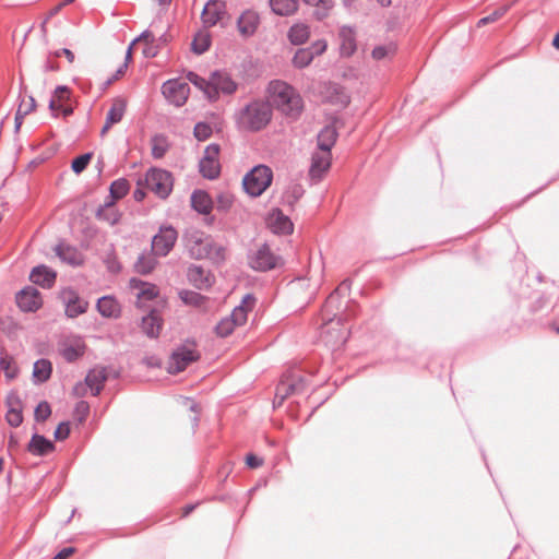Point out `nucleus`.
Instances as JSON below:
<instances>
[{"mask_svg": "<svg viewBox=\"0 0 559 559\" xmlns=\"http://www.w3.org/2000/svg\"><path fill=\"white\" fill-rule=\"evenodd\" d=\"M271 104L288 118L297 119L304 108V102L299 93L284 81L270 82L267 87Z\"/></svg>", "mask_w": 559, "mask_h": 559, "instance_id": "nucleus-1", "label": "nucleus"}, {"mask_svg": "<svg viewBox=\"0 0 559 559\" xmlns=\"http://www.w3.org/2000/svg\"><path fill=\"white\" fill-rule=\"evenodd\" d=\"M182 240L192 259H211L216 262L224 259L225 249L216 245L211 236L197 228L187 229Z\"/></svg>", "mask_w": 559, "mask_h": 559, "instance_id": "nucleus-2", "label": "nucleus"}, {"mask_svg": "<svg viewBox=\"0 0 559 559\" xmlns=\"http://www.w3.org/2000/svg\"><path fill=\"white\" fill-rule=\"evenodd\" d=\"M272 119V107L269 102L254 99L241 108L236 115L240 130L257 132L264 129Z\"/></svg>", "mask_w": 559, "mask_h": 559, "instance_id": "nucleus-3", "label": "nucleus"}, {"mask_svg": "<svg viewBox=\"0 0 559 559\" xmlns=\"http://www.w3.org/2000/svg\"><path fill=\"white\" fill-rule=\"evenodd\" d=\"M255 302V298L252 295H246L241 304L234 308L230 316L223 318L217 324H216V333L217 335L222 337H226L236 326H241L246 323L248 312L252 310Z\"/></svg>", "mask_w": 559, "mask_h": 559, "instance_id": "nucleus-4", "label": "nucleus"}, {"mask_svg": "<svg viewBox=\"0 0 559 559\" xmlns=\"http://www.w3.org/2000/svg\"><path fill=\"white\" fill-rule=\"evenodd\" d=\"M273 173L265 165L253 167L242 180L245 191L251 197L261 195L271 185Z\"/></svg>", "mask_w": 559, "mask_h": 559, "instance_id": "nucleus-5", "label": "nucleus"}, {"mask_svg": "<svg viewBox=\"0 0 559 559\" xmlns=\"http://www.w3.org/2000/svg\"><path fill=\"white\" fill-rule=\"evenodd\" d=\"M248 263L254 271L266 272L283 265V259L275 254L269 245L263 243L248 255Z\"/></svg>", "mask_w": 559, "mask_h": 559, "instance_id": "nucleus-6", "label": "nucleus"}, {"mask_svg": "<svg viewBox=\"0 0 559 559\" xmlns=\"http://www.w3.org/2000/svg\"><path fill=\"white\" fill-rule=\"evenodd\" d=\"M145 187L162 199L169 195L173 190V178L170 173L159 168H151L144 179Z\"/></svg>", "mask_w": 559, "mask_h": 559, "instance_id": "nucleus-7", "label": "nucleus"}, {"mask_svg": "<svg viewBox=\"0 0 559 559\" xmlns=\"http://www.w3.org/2000/svg\"><path fill=\"white\" fill-rule=\"evenodd\" d=\"M209 84L206 97L211 100L217 99L219 93L229 95L237 90L235 81L224 71H214L209 79Z\"/></svg>", "mask_w": 559, "mask_h": 559, "instance_id": "nucleus-8", "label": "nucleus"}, {"mask_svg": "<svg viewBox=\"0 0 559 559\" xmlns=\"http://www.w3.org/2000/svg\"><path fill=\"white\" fill-rule=\"evenodd\" d=\"M218 156L219 145L213 143L205 147L203 157L199 163V170L204 178L213 180L218 177L221 173Z\"/></svg>", "mask_w": 559, "mask_h": 559, "instance_id": "nucleus-9", "label": "nucleus"}, {"mask_svg": "<svg viewBox=\"0 0 559 559\" xmlns=\"http://www.w3.org/2000/svg\"><path fill=\"white\" fill-rule=\"evenodd\" d=\"M177 238L178 233L173 226H162L152 240L153 253L166 257L175 246Z\"/></svg>", "mask_w": 559, "mask_h": 559, "instance_id": "nucleus-10", "label": "nucleus"}, {"mask_svg": "<svg viewBox=\"0 0 559 559\" xmlns=\"http://www.w3.org/2000/svg\"><path fill=\"white\" fill-rule=\"evenodd\" d=\"M162 92L169 103L180 107L186 104L189 97L190 87L187 82L174 79L168 80L163 84Z\"/></svg>", "mask_w": 559, "mask_h": 559, "instance_id": "nucleus-11", "label": "nucleus"}, {"mask_svg": "<svg viewBox=\"0 0 559 559\" xmlns=\"http://www.w3.org/2000/svg\"><path fill=\"white\" fill-rule=\"evenodd\" d=\"M199 358L198 352L191 346H182L176 349L167 365V371L169 373H178L183 371L189 364L195 361Z\"/></svg>", "mask_w": 559, "mask_h": 559, "instance_id": "nucleus-12", "label": "nucleus"}, {"mask_svg": "<svg viewBox=\"0 0 559 559\" xmlns=\"http://www.w3.org/2000/svg\"><path fill=\"white\" fill-rule=\"evenodd\" d=\"M305 386L306 382L300 377L282 380L276 386L274 407L281 406L288 396L302 393Z\"/></svg>", "mask_w": 559, "mask_h": 559, "instance_id": "nucleus-13", "label": "nucleus"}, {"mask_svg": "<svg viewBox=\"0 0 559 559\" xmlns=\"http://www.w3.org/2000/svg\"><path fill=\"white\" fill-rule=\"evenodd\" d=\"M341 324V319L336 321L331 319L329 323L322 329L321 336L326 345L332 348H338L342 346L346 340L348 332L345 329L338 328Z\"/></svg>", "mask_w": 559, "mask_h": 559, "instance_id": "nucleus-14", "label": "nucleus"}, {"mask_svg": "<svg viewBox=\"0 0 559 559\" xmlns=\"http://www.w3.org/2000/svg\"><path fill=\"white\" fill-rule=\"evenodd\" d=\"M15 299L19 308L24 312H34L43 305L39 292L33 286H27L20 290Z\"/></svg>", "mask_w": 559, "mask_h": 559, "instance_id": "nucleus-15", "label": "nucleus"}, {"mask_svg": "<svg viewBox=\"0 0 559 559\" xmlns=\"http://www.w3.org/2000/svg\"><path fill=\"white\" fill-rule=\"evenodd\" d=\"M332 160L331 152L316 151L311 156L309 177L313 182L320 181L330 169Z\"/></svg>", "mask_w": 559, "mask_h": 559, "instance_id": "nucleus-16", "label": "nucleus"}, {"mask_svg": "<svg viewBox=\"0 0 559 559\" xmlns=\"http://www.w3.org/2000/svg\"><path fill=\"white\" fill-rule=\"evenodd\" d=\"M266 224L271 231L277 235H288L294 229L290 218L280 209H274L269 213Z\"/></svg>", "mask_w": 559, "mask_h": 559, "instance_id": "nucleus-17", "label": "nucleus"}, {"mask_svg": "<svg viewBox=\"0 0 559 559\" xmlns=\"http://www.w3.org/2000/svg\"><path fill=\"white\" fill-rule=\"evenodd\" d=\"M62 299L66 304V314L69 318H76L87 310L88 302L81 299L73 289H64L62 292Z\"/></svg>", "mask_w": 559, "mask_h": 559, "instance_id": "nucleus-18", "label": "nucleus"}, {"mask_svg": "<svg viewBox=\"0 0 559 559\" xmlns=\"http://www.w3.org/2000/svg\"><path fill=\"white\" fill-rule=\"evenodd\" d=\"M5 405L8 407L5 414L8 424L12 427H19L23 421V405L19 394L16 392L9 393L5 400Z\"/></svg>", "mask_w": 559, "mask_h": 559, "instance_id": "nucleus-19", "label": "nucleus"}, {"mask_svg": "<svg viewBox=\"0 0 559 559\" xmlns=\"http://www.w3.org/2000/svg\"><path fill=\"white\" fill-rule=\"evenodd\" d=\"M225 14V3L221 0H210L202 11V22L205 27L214 26Z\"/></svg>", "mask_w": 559, "mask_h": 559, "instance_id": "nucleus-20", "label": "nucleus"}, {"mask_svg": "<svg viewBox=\"0 0 559 559\" xmlns=\"http://www.w3.org/2000/svg\"><path fill=\"white\" fill-rule=\"evenodd\" d=\"M260 16L253 10H246L237 20V28L242 37H251L258 29Z\"/></svg>", "mask_w": 559, "mask_h": 559, "instance_id": "nucleus-21", "label": "nucleus"}, {"mask_svg": "<svg viewBox=\"0 0 559 559\" xmlns=\"http://www.w3.org/2000/svg\"><path fill=\"white\" fill-rule=\"evenodd\" d=\"M127 103L123 98L117 97L112 100V104L106 115V121L102 128L100 134L104 135L108 130L116 123L120 122L124 116Z\"/></svg>", "mask_w": 559, "mask_h": 559, "instance_id": "nucleus-22", "label": "nucleus"}, {"mask_svg": "<svg viewBox=\"0 0 559 559\" xmlns=\"http://www.w3.org/2000/svg\"><path fill=\"white\" fill-rule=\"evenodd\" d=\"M131 287L136 289V305L138 307H145V301L153 300L158 295V288L156 285L145 283L140 280L132 278L130 281Z\"/></svg>", "mask_w": 559, "mask_h": 559, "instance_id": "nucleus-23", "label": "nucleus"}, {"mask_svg": "<svg viewBox=\"0 0 559 559\" xmlns=\"http://www.w3.org/2000/svg\"><path fill=\"white\" fill-rule=\"evenodd\" d=\"M56 272L46 265L35 266L29 274L32 283L41 286L43 288H50L56 281Z\"/></svg>", "mask_w": 559, "mask_h": 559, "instance_id": "nucleus-24", "label": "nucleus"}, {"mask_svg": "<svg viewBox=\"0 0 559 559\" xmlns=\"http://www.w3.org/2000/svg\"><path fill=\"white\" fill-rule=\"evenodd\" d=\"M338 37L341 41V55L345 57L352 56L357 48L355 29L350 26H342L340 28Z\"/></svg>", "mask_w": 559, "mask_h": 559, "instance_id": "nucleus-25", "label": "nucleus"}, {"mask_svg": "<svg viewBox=\"0 0 559 559\" xmlns=\"http://www.w3.org/2000/svg\"><path fill=\"white\" fill-rule=\"evenodd\" d=\"M56 255L64 263L78 266L83 263L82 253L74 247L67 243H59L55 248Z\"/></svg>", "mask_w": 559, "mask_h": 559, "instance_id": "nucleus-26", "label": "nucleus"}, {"mask_svg": "<svg viewBox=\"0 0 559 559\" xmlns=\"http://www.w3.org/2000/svg\"><path fill=\"white\" fill-rule=\"evenodd\" d=\"M187 276L189 282L199 289L207 288L212 284L209 272L199 265H191L188 269Z\"/></svg>", "mask_w": 559, "mask_h": 559, "instance_id": "nucleus-27", "label": "nucleus"}, {"mask_svg": "<svg viewBox=\"0 0 559 559\" xmlns=\"http://www.w3.org/2000/svg\"><path fill=\"white\" fill-rule=\"evenodd\" d=\"M191 205L200 214H209L213 209V201L205 191L195 190L191 194Z\"/></svg>", "mask_w": 559, "mask_h": 559, "instance_id": "nucleus-28", "label": "nucleus"}, {"mask_svg": "<svg viewBox=\"0 0 559 559\" xmlns=\"http://www.w3.org/2000/svg\"><path fill=\"white\" fill-rule=\"evenodd\" d=\"M106 378V370L104 368H94L88 371L85 384L91 389L93 395L99 394Z\"/></svg>", "mask_w": 559, "mask_h": 559, "instance_id": "nucleus-29", "label": "nucleus"}, {"mask_svg": "<svg viewBox=\"0 0 559 559\" xmlns=\"http://www.w3.org/2000/svg\"><path fill=\"white\" fill-rule=\"evenodd\" d=\"M55 449L53 443L44 436L35 433L29 443L28 451L34 455H46Z\"/></svg>", "mask_w": 559, "mask_h": 559, "instance_id": "nucleus-30", "label": "nucleus"}, {"mask_svg": "<svg viewBox=\"0 0 559 559\" xmlns=\"http://www.w3.org/2000/svg\"><path fill=\"white\" fill-rule=\"evenodd\" d=\"M162 329V319L152 310L142 319V330L148 337H157Z\"/></svg>", "mask_w": 559, "mask_h": 559, "instance_id": "nucleus-31", "label": "nucleus"}, {"mask_svg": "<svg viewBox=\"0 0 559 559\" xmlns=\"http://www.w3.org/2000/svg\"><path fill=\"white\" fill-rule=\"evenodd\" d=\"M96 306L99 313L106 318H117L120 313V306L111 296L99 298Z\"/></svg>", "mask_w": 559, "mask_h": 559, "instance_id": "nucleus-32", "label": "nucleus"}, {"mask_svg": "<svg viewBox=\"0 0 559 559\" xmlns=\"http://www.w3.org/2000/svg\"><path fill=\"white\" fill-rule=\"evenodd\" d=\"M337 138V132L334 127L326 126L318 134V151L331 152Z\"/></svg>", "mask_w": 559, "mask_h": 559, "instance_id": "nucleus-33", "label": "nucleus"}, {"mask_svg": "<svg viewBox=\"0 0 559 559\" xmlns=\"http://www.w3.org/2000/svg\"><path fill=\"white\" fill-rule=\"evenodd\" d=\"M85 352V345L82 340H74L73 342L67 343L61 349L63 358L71 362L81 357Z\"/></svg>", "mask_w": 559, "mask_h": 559, "instance_id": "nucleus-34", "label": "nucleus"}, {"mask_svg": "<svg viewBox=\"0 0 559 559\" xmlns=\"http://www.w3.org/2000/svg\"><path fill=\"white\" fill-rule=\"evenodd\" d=\"M144 40L143 55L145 58H154L158 52V45L155 44V36L148 29L144 31L139 37L132 40V45L138 41Z\"/></svg>", "mask_w": 559, "mask_h": 559, "instance_id": "nucleus-35", "label": "nucleus"}, {"mask_svg": "<svg viewBox=\"0 0 559 559\" xmlns=\"http://www.w3.org/2000/svg\"><path fill=\"white\" fill-rule=\"evenodd\" d=\"M272 11L277 15H290L298 9L297 0H270Z\"/></svg>", "mask_w": 559, "mask_h": 559, "instance_id": "nucleus-36", "label": "nucleus"}, {"mask_svg": "<svg viewBox=\"0 0 559 559\" xmlns=\"http://www.w3.org/2000/svg\"><path fill=\"white\" fill-rule=\"evenodd\" d=\"M51 362L47 359H38L34 364L33 379L35 382L43 383L51 376Z\"/></svg>", "mask_w": 559, "mask_h": 559, "instance_id": "nucleus-37", "label": "nucleus"}, {"mask_svg": "<svg viewBox=\"0 0 559 559\" xmlns=\"http://www.w3.org/2000/svg\"><path fill=\"white\" fill-rule=\"evenodd\" d=\"M70 98V91L64 85H59L56 87L51 99L49 100V109L51 110L53 116H57V107L66 104Z\"/></svg>", "mask_w": 559, "mask_h": 559, "instance_id": "nucleus-38", "label": "nucleus"}, {"mask_svg": "<svg viewBox=\"0 0 559 559\" xmlns=\"http://www.w3.org/2000/svg\"><path fill=\"white\" fill-rule=\"evenodd\" d=\"M309 35L310 31L306 24H295L288 32V38L294 45L304 44L309 38Z\"/></svg>", "mask_w": 559, "mask_h": 559, "instance_id": "nucleus-39", "label": "nucleus"}, {"mask_svg": "<svg viewBox=\"0 0 559 559\" xmlns=\"http://www.w3.org/2000/svg\"><path fill=\"white\" fill-rule=\"evenodd\" d=\"M307 4L314 7V15L318 20H322L328 16L329 12L333 8V0H304Z\"/></svg>", "mask_w": 559, "mask_h": 559, "instance_id": "nucleus-40", "label": "nucleus"}, {"mask_svg": "<svg viewBox=\"0 0 559 559\" xmlns=\"http://www.w3.org/2000/svg\"><path fill=\"white\" fill-rule=\"evenodd\" d=\"M304 192L305 191L301 185L292 182L286 188L283 194V200L288 205H294L302 197Z\"/></svg>", "mask_w": 559, "mask_h": 559, "instance_id": "nucleus-41", "label": "nucleus"}, {"mask_svg": "<svg viewBox=\"0 0 559 559\" xmlns=\"http://www.w3.org/2000/svg\"><path fill=\"white\" fill-rule=\"evenodd\" d=\"M0 368L3 370L8 379H14L17 376L19 369L14 362V359L8 354H1Z\"/></svg>", "mask_w": 559, "mask_h": 559, "instance_id": "nucleus-42", "label": "nucleus"}, {"mask_svg": "<svg viewBox=\"0 0 559 559\" xmlns=\"http://www.w3.org/2000/svg\"><path fill=\"white\" fill-rule=\"evenodd\" d=\"M155 265L156 260L150 254H141L134 264L135 270L141 274H147L152 272Z\"/></svg>", "mask_w": 559, "mask_h": 559, "instance_id": "nucleus-43", "label": "nucleus"}, {"mask_svg": "<svg viewBox=\"0 0 559 559\" xmlns=\"http://www.w3.org/2000/svg\"><path fill=\"white\" fill-rule=\"evenodd\" d=\"M210 43L211 40L209 34L206 32H200L193 38L192 50L195 53L201 55L209 49Z\"/></svg>", "mask_w": 559, "mask_h": 559, "instance_id": "nucleus-44", "label": "nucleus"}, {"mask_svg": "<svg viewBox=\"0 0 559 559\" xmlns=\"http://www.w3.org/2000/svg\"><path fill=\"white\" fill-rule=\"evenodd\" d=\"M312 60L311 49L300 48L295 52L293 63L297 68H305L309 66Z\"/></svg>", "mask_w": 559, "mask_h": 559, "instance_id": "nucleus-45", "label": "nucleus"}, {"mask_svg": "<svg viewBox=\"0 0 559 559\" xmlns=\"http://www.w3.org/2000/svg\"><path fill=\"white\" fill-rule=\"evenodd\" d=\"M168 150V143L164 135H155L152 139V155L155 158H160Z\"/></svg>", "mask_w": 559, "mask_h": 559, "instance_id": "nucleus-46", "label": "nucleus"}, {"mask_svg": "<svg viewBox=\"0 0 559 559\" xmlns=\"http://www.w3.org/2000/svg\"><path fill=\"white\" fill-rule=\"evenodd\" d=\"M130 189L128 180L121 178L115 180L110 186V194L114 199L123 198Z\"/></svg>", "mask_w": 559, "mask_h": 559, "instance_id": "nucleus-47", "label": "nucleus"}, {"mask_svg": "<svg viewBox=\"0 0 559 559\" xmlns=\"http://www.w3.org/2000/svg\"><path fill=\"white\" fill-rule=\"evenodd\" d=\"M396 51L393 44L377 46L372 49L371 56L374 60H383L392 57Z\"/></svg>", "mask_w": 559, "mask_h": 559, "instance_id": "nucleus-48", "label": "nucleus"}, {"mask_svg": "<svg viewBox=\"0 0 559 559\" xmlns=\"http://www.w3.org/2000/svg\"><path fill=\"white\" fill-rule=\"evenodd\" d=\"M179 297L185 304L197 307L202 306L204 301V297L193 290H181Z\"/></svg>", "mask_w": 559, "mask_h": 559, "instance_id": "nucleus-49", "label": "nucleus"}, {"mask_svg": "<svg viewBox=\"0 0 559 559\" xmlns=\"http://www.w3.org/2000/svg\"><path fill=\"white\" fill-rule=\"evenodd\" d=\"M234 203V195L229 192H219L216 197L215 206L217 211L227 212Z\"/></svg>", "mask_w": 559, "mask_h": 559, "instance_id": "nucleus-50", "label": "nucleus"}, {"mask_svg": "<svg viewBox=\"0 0 559 559\" xmlns=\"http://www.w3.org/2000/svg\"><path fill=\"white\" fill-rule=\"evenodd\" d=\"M193 133L199 141H205L212 134V127L206 122H198L194 126Z\"/></svg>", "mask_w": 559, "mask_h": 559, "instance_id": "nucleus-51", "label": "nucleus"}, {"mask_svg": "<svg viewBox=\"0 0 559 559\" xmlns=\"http://www.w3.org/2000/svg\"><path fill=\"white\" fill-rule=\"evenodd\" d=\"M350 288V282L348 280L342 282V284L328 297L325 308H330L337 300L338 296L345 294Z\"/></svg>", "mask_w": 559, "mask_h": 559, "instance_id": "nucleus-52", "label": "nucleus"}, {"mask_svg": "<svg viewBox=\"0 0 559 559\" xmlns=\"http://www.w3.org/2000/svg\"><path fill=\"white\" fill-rule=\"evenodd\" d=\"M92 158V153H86L73 159L71 168L75 174L82 173Z\"/></svg>", "mask_w": 559, "mask_h": 559, "instance_id": "nucleus-53", "label": "nucleus"}, {"mask_svg": "<svg viewBox=\"0 0 559 559\" xmlns=\"http://www.w3.org/2000/svg\"><path fill=\"white\" fill-rule=\"evenodd\" d=\"M187 79L189 80L190 83H192L194 86L203 91L204 94L206 95V90L210 87L209 80L201 78L194 72H189Z\"/></svg>", "mask_w": 559, "mask_h": 559, "instance_id": "nucleus-54", "label": "nucleus"}, {"mask_svg": "<svg viewBox=\"0 0 559 559\" xmlns=\"http://www.w3.org/2000/svg\"><path fill=\"white\" fill-rule=\"evenodd\" d=\"M51 414L50 405L47 402H40L35 408V419L38 421L46 420Z\"/></svg>", "mask_w": 559, "mask_h": 559, "instance_id": "nucleus-55", "label": "nucleus"}, {"mask_svg": "<svg viewBox=\"0 0 559 559\" xmlns=\"http://www.w3.org/2000/svg\"><path fill=\"white\" fill-rule=\"evenodd\" d=\"M508 9H509L508 7H501V8L497 9V10H495V11H493L492 13H490L489 15H487V16H485V17H483V19H480V20L478 21V26H480V25H486V24H488V23H492V22H495V21L499 20L501 16H503V15L506 14V12L508 11Z\"/></svg>", "mask_w": 559, "mask_h": 559, "instance_id": "nucleus-56", "label": "nucleus"}, {"mask_svg": "<svg viewBox=\"0 0 559 559\" xmlns=\"http://www.w3.org/2000/svg\"><path fill=\"white\" fill-rule=\"evenodd\" d=\"M35 108V99L29 96L27 99H23L17 108V111L23 114L24 116L28 115Z\"/></svg>", "mask_w": 559, "mask_h": 559, "instance_id": "nucleus-57", "label": "nucleus"}, {"mask_svg": "<svg viewBox=\"0 0 559 559\" xmlns=\"http://www.w3.org/2000/svg\"><path fill=\"white\" fill-rule=\"evenodd\" d=\"M90 412V406L86 402L81 401L75 406V415L80 421H83L86 419Z\"/></svg>", "mask_w": 559, "mask_h": 559, "instance_id": "nucleus-58", "label": "nucleus"}, {"mask_svg": "<svg viewBox=\"0 0 559 559\" xmlns=\"http://www.w3.org/2000/svg\"><path fill=\"white\" fill-rule=\"evenodd\" d=\"M70 435V425L69 423H61L56 431H55V438L57 440H64Z\"/></svg>", "mask_w": 559, "mask_h": 559, "instance_id": "nucleus-59", "label": "nucleus"}, {"mask_svg": "<svg viewBox=\"0 0 559 559\" xmlns=\"http://www.w3.org/2000/svg\"><path fill=\"white\" fill-rule=\"evenodd\" d=\"M307 49H311V55L314 58L316 56H319L325 51L326 41L322 39L317 40L310 47H307Z\"/></svg>", "mask_w": 559, "mask_h": 559, "instance_id": "nucleus-60", "label": "nucleus"}, {"mask_svg": "<svg viewBox=\"0 0 559 559\" xmlns=\"http://www.w3.org/2000/svg\"><path fill=\"white\" fill-rule=\"evenodd\" d=\"M98 216L107 221L110 225H115L119 219L118 214L114 212L112 209H108L106 212H99Z\"/></svg>", "mask_w": 559, "mask_h": 559, "instance_id": "nucleus-61", "label": "nucleus"}, {"mask_svg": "<svg viewBox=\"0 0 559 559\" xmlns=\"http://www.w3.org/2000/svg\"><path fill=\"white\" fill-rule=\"evenodd\" d=\"M246 463L250 468H258L263 464V460L254 454H248Z\"/></svg>", "mask_w": 559, "mask_h": 559, "instance_id": "nucleus-62", "label": "nucleus"}, {"mask_svg": "<svg viewBox=\"0 0 559 559\" xmlns=\"http://www.w3.org/2000/svg\"><path fill=\"white\" fill-rule=\"evenodd\" d=\"M74 552V548L67 547L59 551L52 559H68Z\"/></svg>", "mask_w": 559, "mask_h": 559, "instance_id": "nucleus-63", "label": "nucleus"}, {"mask_svg": "<svg viewBox=\"0 0 559 559\" xmlns=\"http://www.w3.org/2000/svg\"><path fill=\"white\" fill-rule=\"evenodd\" d=\"M61 55H63L69 60V62H73L74 61V53L70 49L62 48V49H60L59 51L56 52L57 57H59Z\"/></svg>", "mask_w": 559, "mask_h": 559, "instance_id": "nucleus-64", "label": "nucleus"}]
</instances>
